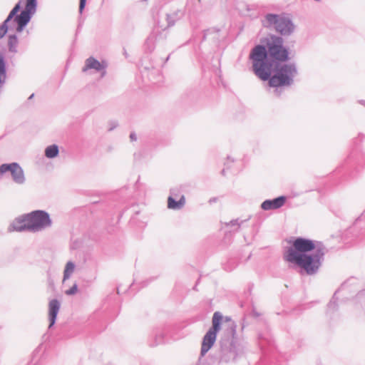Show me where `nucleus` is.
Instances as JSON below:
<instances>
[{
    "instance_id": "obj_5",
    "label": "nucleus",
    "mask_w": 365,
    "mask_h": 365,
    "mask_svg": "<svg viewBox=\"0 0 365 365\" xmlns=\"http://www.w3.org/2000/svg\"><path fill=\"white\" fill-rule=\"evenodd\" d=\"M268 53L275 61L284 62L289 59L288 50L283 46L282 38L274 37L272 42L267 44Z\"/></svg>"
},
{
    "instance_id": "obj_21",
    "label": "nucleus",
    "mask_w": 365,
    "mask_h": 365,
    "mask_svg": "<svg viewBox=\"0 0 365 365\" xmlns=\"http://www.w3.org/2000/svg\"><path fill=\"white\" fill-rule=\"evenodd\" d=\"M130 137L132 140H135V138H134V134H131Z\"/></svg>"
},
{
    "instance_id": "obj_10",
    "label": "nucleus",
    "mask_w": 365,
    "mask_h": 365,
    "mask_svg": "<svg viewBox=\"0 0 365 365\" xmlns=\"http://www.w3.org/2000/svg\"><path fill=\"white\" fill-rule=\"evenodd\" d=\"M106 67V63L104 61L100 62L96 58L91 57L88 58L86 61V66L83 68V71H86L87 69L93 68L96 71L103 70Z\"/></svg>"
},
{
    "instance_id": "obj_18",
    "label": "nucleus",
    "mask_w": 365,
    "mask_h": 365,
    "mask_svg": "<svg viewBox=\"0 0 365 365\" xmlns=\"http://www.w3.org/2000/svg\"><path fill=\"white\" fill-rule=\"evenodd\" d=\"M12 164H10V165H7V164H3L1 165L0 167V175L7 172V171H10L12 169Z\"/></svg>"
},
{
    "instance_id": "obj_15",
    "label": "nucleus",
    "mask_w": 365,
    "mask_h": 365,
    "mask_svg": "<svg viewBox=\"0 0 365 365\" xmlns=\"http://www.w3.org/2000/svg\"><path fill=\"white\" fill-rule=\"evenodd\" d=\"M75 266L73 263L71 262H68L66 265L64 270V276H63V281L68 279L71 274L74 271Z\"/></svg>"
},
{
    "instance_id": "obj_20",
    "label": "nucleus",
    "mask_w": 365,
    "mask_h": 365,
    "mask_svg": "<svg viewBox=\"0 0 365 365\" xmlns=\"http://www.w3.org/2000/svg\"><path fill=\"white\" fill-rule=\"evenodd\" d=\"M86 0H80L79 3V11L80 13H82L85 6H86Z\"/></svg>"
},
{
    "instance_id": "obj_19",
    "label": "nucleus",
    "mask_w": 365,
    "mask_h": 365,
    "mask_svg": "<svg viewBox=\"0 0 365 365\" xmlns=\"http://www.w3.org/2000/svg\"><path fill=\"white\" fill-rule=\"evenodd\" d=\"M77 292V285L74 284L71 289L66 291L67 295L74 294Z\"/></svg>"
},
{
    "instance_id": "obj_6",
    "label": "nucleus",
    "mask_w": 365,
    "mask_h": 365,
    "mask_svg": "<svg viewBox=\"0 0 365 365\" xmlns=\"http://www.w3.org/2000/svg\"><path fill=\"white\" fill-rule=\"evenodd\" d=\"M266 21L267 26H274L275 29L281 34H288L293 29L292 24L288 19L277 15L267 14Z\"/></svg>"
},
{
    "instance_id": "obj_16",
    "label": "nucleus",
    "mask_w": 365,
    "mask_h": 365,
    "mask_svg": "<svg viewBox=\"0 0 365 365\" xmlns=\"http://www.w3.org/2000/svg\"><path fill=\"white\" fill-rule=\"evenodd\" d=\"M6 77V66L2 56H0V83L3 82Z\"/></svg>"
},
{
    "instance_id": "obj_4",
    "label": "nucleus",
    "mask_w": 365,
    "mask_h": 365,
    "mask_svg": "<svg viewBox=\"0 0 365 365\" xmlns=\"http://www.w3.org/2000/svg\"><path fill=\"white\" fill-rule=\"evenodd\" d=\"M222 319V316L218 312L214 313L212 317V327L205 335L202 344L201 353L205 354L214 344L217 332L220 330V324Z\"/></svg>"
},
{
    "instance_id": "obj_13",
    "label": "nucleus",
    "mask_w": 365,
    "mask_h": 365,
    "mask_svg": "<svg viewBox=\"0 0 365 365\" xmlns=\"http://www.w3.org/2000/svg\"><path fill=\"white\" fill-rule=\"evenodd\" d=\"M12 169L11 170L14 180L19 183L24 180V173L22 169L16 163H12Z\"/></svg>"
},
{
    "instance_id": "obj_3",
    "label": "nucleus",
    "mask_w": 365,
    "mask_h": 365,
    "mask_svg": "<svg viewBox=\"0 0 365 365\" xmlns=\"http://www.w3.org/2000/svg\"><path fill=\"white\" fill-rule=\"evenodd\" d=\"M51 225L48 215L43 211H34L31 214L16 219L12 226L14 230L21 231L23 230H39Z\"/></svg>"
},
{
    "instance_id": "obj_11",
    "label": "nucleus",
    "mask_w": 365,
    "mask_h": 365,
    "mask_svg": "<svg viewBox=\"0 0 365 365\" xmlns=\"http://www.w3.org/2000/svg\"><path fill=\"white\" fill-rule=\"evenodd\" d=\"M185 204V199L184 196H181L178 201H176L173 197L170 196L168 198V207L172 210L181 209Z\"/></svg>"
},
{
    "instance_id": "obj_8",
    "label": "nucleus",
    "mask_w": 365,
    "mask_h": 365,
    "mask_svg": "<svg viewBox=\"0 0 365 365\" xmlns=\"http://www.w3.org/2000/svg\"><path fill=\"white\" fill-rule=\"evenodd\" d=\"M285 202L286 197L280 196L273 200L264 201L261 205V207L264 210H275L282 207Z\"/></svg>"
},
{
    "instance_id": "obj_2",
    "label": "nucleus",
    "mask_w": 365,
    "mask_h": 365,
    "mask_svg": "<svg viewBox=\"0 0 365 365\" xmlns=\"http://www.w3.org/2000/svg\"><path fill=\"white\" fill-rule=\"evenodd\" d=\"M267 52L263 46L259 45L252 49L250 57L252 61V68L255 75L262 81L269 80L270 87L289 86L296 73L294 66L275 63L274 73L272 76L273 65L267 61Z\"/></svg>"
},
{
    "instance_id": "obj_1",
    "label": "nucleus",
    "mask_w": 365,
    "mask_h": 365,
    "mask_svg": "<svg viewBox=\"0 0 365 365\" xmlns=\"http://www.w3.org/2000/svg\"><path fill=\"white\" fill-rule=\"evenodd\" d=\"M324 247L319 242L297 237L292 242V246L284 253V259L304 269L307 274H314L319 269L323 256Z\"/></svg>"
},
{
    "instance_id": "obj_7",
    "label": "nucleus",
    "mask_w": 365,
    "mask_h": 365,
    "mask_svg": "<svg viewBox=\"0 0 365 365\" xmlns=\"http://www.w3.org/2000/svg\"><path fill=\"white\" fill-rule=\"evenodd\" d=\"M36 6V0H26L25 10L16 18V21L18 24V31H21L23 27L29 21L31 14L35 11Z\"/></svg>"
},
{
    "instance_id": "obj_9",
    "label": "nucleus",
    "mask_w": 365,
    "mask_h": 365,
    "mask_svg": "<svg viewBox=\"0 0 365 365\" xmlns=\"http://www.w3.org/2000/svg\"><path fill=\"white\" fill-rule=\"evenodd\" d=\"M60 309V304L56 299H52L48 303L49 328L55 323L58 312Z\"/></svg>"
},
{
    "instance_id": "obj_17",
    "label": "nucleus",
    "mask_w": 365,
    "mask_h": 365,
    "mask_svg": "<svg viewBox=\"0 0 365 365\" xmlns=\"http://www.w3.org/2000/svg\"><path fill=\"white\" fill-rule=\"evenodd\" d=\"M17 43H18V39L16 36H10L9 37L8 44H9L10 51H14Z\"/></svg>"
},
{
    "instance_id": "obj_14",
    "label": "nucleus",
    "mask_w": 365,
    "mask_h": 365,
    "mask_svg": "<svg viewBox=\"0 0 365 365\" xmlns=\"http://www.w3.org/2000/svg\"><path fill=\"white\" fill-rule=\"evenodd\" d=\"M58 153V146L52 145L46 148L45 150V155L47 158H51L57 156Z\"/></svg>"
},
{
    "instance_id": "obj_12",
    "label": "nucleus",
    "mask_w": 365,
    "mask_h": 365,
    "mask_svg": "<svg viewBox=\"0 0 365 365\" xmlns=\"http://www.w3.org/2000/svg\"><path fill=\"white\" fill-rule=\"evenodd\" d=\"M20 9L19 4H16L14 8L10 12L9 16L5 20L4 24L0 26V38H1L7 32L8 27L6 26L7 22L19 11Z\"/></svg>"
}]
</instances>
